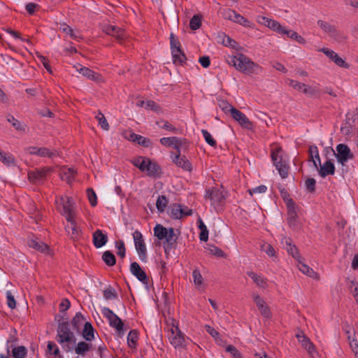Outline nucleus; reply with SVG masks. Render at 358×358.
Instances as JSON below:
<instances>
[{"instance_id": "1", "label": "nucleus", "mask_w": 358, "mask_h": 358, "mask_svg": "<svg viewBox=\"0 0 358 358\" xmlns=\"http://www.w3.org/2000/svg\"><path fill=\"white\" fill-rule=\"evenodd\" d=\"M227 62L237 71L246 75L258 74L262 70V68L258 64L242 53L228 56Z\"/></svg>"}, {"instance_id": "2", "label": "nucleus", "mask_w": 358, "mask_h": 358, "mask_svg": "<svg viewBox=\"0 0 358 358\" xmlns=\"http://www.w3.org/2000/svg\"><path fill=\"white\" fill-rule=\"evenodd\" d=\"M57 341L65 352H69L73 350V345L76 343V339L67 322H62L59 324Z\"/></svg>"}, {"instance_id": "3", "label": "nucleus", "mask_w": 358, "mask_h": 358, "mask_svg": "<svg viewBox=\"0 0 358 358\" xmlns=\"http://www.w3.org/2000/svg\"><path fill=\"white\" fill-rule=\"evenodd\" d=\"M56 209L66 220L76 217L74 203L71 198L66 196H57L55 199Z\"/></svg>"}, {"instance_id": "4", "label": "nucleus", "mask_w": 358, "mask_h": 358, "mask_svg": "<svg viewBox=\"0 0 358 358\" xmlns=\"http://www.w3.org/2000/svg\"><path fill=\"white\" fill-rule=\"evenodd\" d=\"M271 159L282 178H286L288 176L289 166L287 160L283 157V151L280 147L271 151Z\"/></svg>"}, {"instance_id": "5", "label": "nucleus", "mask_w": 358, "mask_h": 358, "mask_svg": "<svg viewBox=\"0 0 358 358\" xmlns=\"http://www.w3.org/2000/svg\"><path fill=\"white\" fill-rule=\"evenodd\" d=\"M103 315L108 320L109 324L114 328L120 336L124 334L127 329L122 320L108 308H103L101 310Z\"/></svg>"}, {"instance_id": "6", "label": "nucleus", "mask_w": 358, "mask_h": 358, "mask_svg": "<svg viewBox=\"0 0 358 358\" xmlns=\"http://www.w3.org/2000/svg\"><path fill=\"white\" fill-rule=\"evenodd\" d=\"M334 154L338 163L342 166H346L347 163L355 158L354 153L348 145L344 143H340L336 145V150H333Z\"/></svg>"}, {"instance_id": "7", "label": "nucleus", "mask_w": 358, "mask_h": 358, "mask_svg": "<svg viewBox=\"0 0 358 358\" xmlns=\"http://www.w3.org/2000/svg\"><path fill=\"white\" fill-rule=\"evenodd\" d=\"M154 234L159 240H165L164 244L172 245L176 242V235L173 228H166L157 224L154 227Z\"/></svg>"}, {"instance_id": "8", "label": "nucleus", "mask_w": 358, "mask_h": 358, "mask_svg": "<svg viewBox=\"0 0 358 358\" xmlns=\"http://www.w3.org/2000/svg\"><path fill=\"white\" fill-rule=\"evenodd\" d=\"M169 331L171 334L169 339L171 344L175 348H185L186 345V338L178 327L173 324L169 329Z\"/></svg>"}, {"instance_id": "9", "label": "nucleus", "mask_w": 358, "mask_h": 358, "mask_svg": "<svg viewBox=\"0 0 358 358\" xmlns=\"http://www.w3.org/2000/svg\"><path fill=\"white\" fill-rule=\"evenodd\" d=\"M286 206L287 208V222L289 227L294 230H299L301 229V224L298 220L297 213L296 210V206L292 199L286 201Z\"/></svg>"}, {"instance_id": "10", "label": "nucleus", "mask_w": 358, "mask_h": 358, "mask_svg": "<svg viewBox=\"0 0 358 358\" xmlns=\"http://www.w3.org/2000/svg\"><path fill=\"white\" fill-rule=\"evenodd\" d=\"M132 235L134 238L135 248L136 250L139 259L142 262H146L147 249L142 234L139 231L136 230L133 233Z\"/></svg>"}, {"instance_id": "11", "label": "nucleus", "mask_w": 358, "mask_h": 358, "mask_svg": "<svg viewBox=\"0 0 358 358\" xmlns=\"http://www.w3.org/2000/svg\"><path fill=\"white\" fill-rule=\"evenodd\" d=\"M257 21L258 23L267 27L270 29L275 31L280 34H282V32H285V27L282 26L278 22L275 20L264 17V16H258L257 18Z\"/></svg>"}, {"instance_id": "12", "label": "nucleus", "mask_w": 358, "mask_h": 358, "mask_svg": "<svg viewBox=\"0 0 358 358\" xmlns=\"http://www.w3.org/2000/svg\"><path fill=\"white\" fill-rule=\"evenodd\" d=\"M252 298L261 315L266 318H270L271 316V312L264 299L261 297L257 292H253L252 294Z\"/></svg>"}, {"instance_id": "13", "label": "nucleus", "mask_w": 358, "mask_h": 358, "mask_svg": "<svg viewBox=\"0 0 358 358\" xmlns=\"http://www.w3.org/2000/svg\"><path fill=\"white\" fill-rule=\"evenodd\" d=\"M103 31L108 35H110L114 37L117 41H118L120 43L123 42L124 38H126V33L125 31L115 25L107 24L103 27Z\"/></svg>"}, {"instance_id": "14", "label": "nucleus", "mask_w": 358, "mask_h": 358, "mask_svg": "<svg viewBox=\"0 0 358 358\" xmlns=\"http://www.w3.org/2000/svg\"><path fill=\"white\" fill-rule=\"evenodd\" d=\"M298 341L301 344V346L307 350L308 353L311 357H314L317 354L315 345L310 341L309 338L306 336L303 332L301 331L296 335Z\"/></svg>"}, {"instance_id": "15", "label": "nucleus", "mask_w": 358, "mask_h": 358, "mask_svg": "<svg viewBox=\"0 0 358 358\" xmlns=\"http://www.w3.org/2000/svg\"><path fill=\"white\" fill-rule=\"evenodd\" d=\"M318 51L323 52L327 57H329L333 62H334L337 66L340 67H343L345 69L349 68V64H347L343 59H342L339 55L334 52V50L327 48H322L318 50Z\"/></svg>"}, {"instance_id": "16", "label": "nucleus", "mask_w": 358, "mask_h": 358, "mask_svg": "<svg viewBox=\"0 0 358 358\" xmlns=\"http://www.w3.org/2000/svg\"><path fill=\"white\" fill-rule=\"evenodd\" d=\"M230 113L232 117L237 121L242 127L248 129H251L252 127V122L246 117V115L235 108H230Z\"/></svg>"}, {"instance_id": "17", "label": "nucleus", "mask_w": 358, "mask_h": 358, "mask_svg": "<svg viewBox=\"0 0 358 358\" xmlns=\"http://www.w3.org/2000/svg\"><path fill=\"white\" fill-rule=\"evenodd\" d=\"M51 171L49 167H44L39 169H36L34 171L28 173L29 180L31 182L36 183L44 180L48 173Z\"/></svg>"}, {"instance_id": "18", "label": "nucleus", "mask_w": 358, "mask_h": 358, "mask_svg": "<svg viewBox=\"0 0 358 358\" xmlns=\"http://www.w3.org/2000/svg\"><path fill=\"white\" fill-rule=\"evenodd\" d=\"M75 68L76 69V71L78 73L82 74L84 77L87 78V79L98 83L103 81L102 77L99 73L93 71L87 67L83 66L80 64H78V66H76Z\"/></svg>"}, {"instance_id": "19", "label": "nucleus", "mask_w": 358, "mask_h": 358, "mask_svg": "<svg viewBox=\"0 0 358 358\" xmlns=\"http://www.w3.org/2000/svg\"><path fill=\"white\" fill-rule=\"evenodd\" d=\"M205 196L211 201L213 205L222 203L224 199L222 191L217 188L207 190Z\"/></svg>"}, {"instance_id": "20", "label": "nucleus", "mask_w": 358, "mask_h": 358, "mask_svg": "<svg viewBox=\"0 0 358 358\" xmlns=\"http://www.w3.org/2000/svg\"><path fill=\"white\" fill-rule=\"evenodd\" d=\"M130 271L141 282L143 283L148 282V276L145 272L141 268L137 262H134L131 264Z\"/></svg>"}, {"instance_id": "21", "label": "nucleus", "mask_w": 358, "mask_h": 358, "mask_svg": "<svg viewBox=\"0 0 358 358\" xmlns=\"http://www.w3.org/2000/svg\"><path fill=\"white\" fill-rule=\"evenodd\" d=\"M75 218L72 217L71 220H67L70 224L65 227L66 231L73 240L78 239L80 234V230L77 226Z\"/></svg>"}, {"instance_id": "22", "label": "nucleus", "mask_w": 358, "mask_h": 358, "mask_svg": "<svg viewBox=\"0 0 358 358\" xmlns=\"http://www.w3.org/2000/svg\"><path fill=\"white\" fill-rule=\"evenodd\" d=\"M318 172L322 178H325L329 175H334L335 173V166L331 160L326 161L322 165L320 164Z\"/></svg>"}, {"instance_id": "23", "label": "nucleus", "mask_w": 358, "mask_h": 358, "mask_svg": "<svg viewBox=\"0 0 358 358\" xmlns=\"http://www.w3.org/2000/svg\"><path fill=\"white\" fill-rule=\"evenodd\" d=\"M76 171L73 168L62 166L59 170L60 178L68 183H71L75 178Z\"/></svg>"}, {"instance_id": "24", "label": "nucleus", "mask_w": 358, "mask_h": 358, "mask_svg": "<svg viewBox=\"0 0 358 358\" xmlns=\"http://www.w3.org/2000/svg\"><path fill=\"white\" fill-rule=\"evenodd\" d=\"M180 152V150L177 151V154L174 157H173V162L185 171H190L192 170V165L190 162L185 156L181 157Z\"/></svg>"}, {"instance_id": "25", "label": "nucleus", "mask_w": 358, "mask_h": 358, "mask_svg": "<svg viewBox=\"0 0 358 358\" xmlns=\"http://www.w3.org/2000/svg\"><path fill=\"white\" fill-rule=\"evenodd\" d=\"M247 275L253 280L258 287L266 289L268 287L267 279L264 278L261 274L250 271L247 272Z\"/></svg>"}, {"instance_id": "26", "label": "nucleus", "mask_w": 358, "mask_h": 358, "mask_svg": "<svg viewBox=\"0 0 358 358\" xmlns=\"http://www.w3.org/2000/svg\"><path fill=\"white\" fill-rule=\"evenodd\" d=\"M92 349V345L85 341H80L74 348L75 352L79 356L84 357Z\"/></svg>"}, {"instance_id": "27", "label": "nucleus", "mask_w": 358, "mask_h": 358, "mask_svg": "<svg viewBox=\"0 0 358 358\" xmlns=\"http://www.w3.org/2000/svg\"><path fill=\"white\" fill-rule=\"evenodd\" d=\"M108 241V236L103 234L100 229L96 230L93 234V243L96 248H101Z\"/></svg>"}, {"instance_id": "28", "label": "nucleus", "mask_w": 358, "mask_h": 358, "mask_svg": "<svg viewBox=\"0 0 358 358\" xmlns=\"http://www.w3.org/2000/svg\"><path fill=\"white\" fill-rule=\"evenodd\" d=\"M160 143L164 146H173L178 150H180L182 146V141L178 137H164L160 139Z\"/></svg>"}, {"instance_id": "29", "label": "nucleus", "mask_w": 358, "mask_h": 358, "mask_svg": "<svg viewBox=\"0 0 358 358\" xmlns=\"http://www.w3.org/2000/svg\"><path fill=\"white\" fill-rule=\"evenodd\" d=\"M47 357L48 358H62L63 356L60 353V350L57 345L52 341H49L47 345Z\"/></svg>"}, {"instance_id": "30", "label": "nucleus", "mask_w": 358, "mask_h": 358, "mask_svg": "<svg viewBox=\"0 0 358 358\" xmlns=\"http://www.w3.org/2000/svg\"><path fill=\"white\" fill-rule=\"evenodd\" d=\"M192 214V210H187V212H184L183 208L180 205L174 204L171 208V215L174 219H180L183 215H191Z\"/></svg>"}, {"instance_id": "31", "label": "nucleus", "mask_w": 358, "mask_h": 358, "mask_svg": "<svg viewBox=\"0 0 358 358\" xmlns=\"http://www.w3.org/2000/svg\"><path fill=\"white\" fill-rule=\"evenodd\" d=\"M308 152L315 168L318 169V164H320L321 161L317 147L315 145H310Z\"/></svg>"}, {"instance_id": "32", "label": "nucleus", "mask_w": 358, "mask_h": 358, "mask_svg": "<svg viewBox=\"0 0 358 358\" xmlns=\"http://www.w3.org/2000/svg\"><path fill=\"white\" fill-rule=\"evenodd\" d=\"M86 322L85 317L80 313H77L71 321L73 329L78 332L81 331L83 327Z\"/></svg>"}, {"instance_id": "33", "label": "nucleus", "mask_w": 358, "mask_h": 358, "mask_svg": "<svg viewBox=\"0 0 358 358\" xmlns=\"http://www.w3.org/2000/svg\"><path fill=\"white\" fill-rule=\"evenodd\" d=\"M82 336L87 341H92L94 338V329L90 322L85 323L83 327Z\"/></svg>"}, {"instance_id": "34", "label": "nucleus", "mask_w": 358, "mask_h": 358, "mask_svg": "<svg viewBox=\"0 0 358 358\" xmlns=\"http://www.w3.org/2000/svg\"><path fill=\"white\" fill-rule=\"evenodd\" d=\"M28 245L30 248H32L35 249L37 251L41 252H45L46 251H48L49 248L48 246L45 244L43 242L40 241L37 239H29L28 241Z\"/></svg>"}, {"instance_id": "35", "label": "nucleus", "mask_w": 358, "mask_h": 358, "mask_svg": "<svg viewBox=\"0 0 358 358\" xmlns=\"http://www.w3.org/2000/svg\"><path fill=\"white\" fill-rule=\"evenodd\" d=\"M217 38L219 42L222 43L224 45L230 48H235L237 45L236 42L231 38L229 36H227L224 33H221L218 35Z\"/></svg>"}, {"instance_id": "36", "label": "nucleus", "mask_w": 358, "mask_h": 358, "mask_svg": "<svg viewBox=\"0 0 358 358\" xmlns=\"http://www.w3.org/2000/svg\"><path fill=\"white\" fill-rule=\"evenodd\" d=\"M299 269L304 274L313 278H318L317 273L314 271L313 268L309 267L308 265L299 262L298 265Z\"/></svg>"}, {"instance_id": "37", "label": "nucleus", "mask_w": 358, "mask_h": 358, "mask_svg": "<svg viewBox=\"0 0 358 358\" xmlns=\"http://www.w3.org/2000/svg\"><path fill=\"white\" fill-rule=\"evenodd\" d=\"M329 37L338 43H344L347 40V36L336 29L332 31Z\"/></svg>"}, {"instance_id": "38", "label": "nucleus", "mask_w": 358, "mask_h": 358, "mask_svg": "<svg viewBox=\"0 0 358 358\" xmlns=\"http://www.w3.org/2000/svg\"><path fill=\"white\" fill-rule=\"evenodd\" d=\"M102 259L108 266H113L116 263L115 255L109 250H107L103 253Z\"/></svg>"}, {"instance_id": "39", "label": "nucleus", "mask_w": 358, "mask_h": 358, "mask_svg": "<svg viewBox=\"0 0 358 358\" xmlns=\"http://www.w3.org/2000/svg\"><path fill=\"white\" fill-rule=\"evenodd\" d=\"M198 227L201 230L199 238L201 241H207L208 238V230L201 218L198 220Z\"/></svg>"}, {"instance_id": "40", "label": "nucleus", "mask_w": 358, "mask_h": 358, "mask_svg": "<svg viewBox=\"0 0 358 358\" xmlns=\"http://www.w3.org/2000/svg\"><path fill=\"white\" fill-rule=\"evenodd\" d=\"M173 61L175 64L182 65L185 62L186 57L182 50H178V52H171Z\"/></svg>"}, {"instance_id": "41", "label": "nucleus", "mask_w": 358, "mask_h": 358, "mask_svg": "<svg viewBox=\"0 0 358 358\" xmlns=\"http://www.w3.org/2000/svg\"><path fill=\"white\" fill-rule=\"evenodd\" d=\"M57 155L56 151L51 150L48 148L39 147L38 150L37 156L41 157H53Z\"/></svg>"}, {"instance_id": "42", "label": "nucleus", "mask_w": 358, "mask_h": 358, "mask_svg": "<svg viewBox=\"0 0 358 358\" xmlns=\"http://www.w3.org/2000/svg\"><path fill=\"white\" fill-rule=\"evenodd\" d=\"M282 34H286L289 38L295 40L300 44L306 43V40L294 31L287 30L285 28V32H282Z\"/></svg>"}, {"instance_id": "43", "label": "nucleus", "mask_w": 358, "mask_h": 358, "mask_svg": "<svg viewBox=\"0 0 358 358\" xmlns=\"http://www.w3.org/2000/svg\"><path fill=\"white\" fill-rule=\"evenodd\" d=\"M0 160L6 166L15 164L14 157L10 154L6 153L2 151H0Z\"/></svg>"}, {"instance_id": "44", "label": "nucleus", "mask_w": 358, "mask_h": 358, "mask_svg": "<svg viewBox=\"0 0 358 358\" xmlns=\"http://www.w3.org/2000/svg\"><path fill=\"white\" fill-rule=\"evenodd\" d=\"M287 245V252L291 255L294 258L298 259L300 257L298 249L294 245L291 243V239L287 238L285 241Z\"/></svg>"}, {"instance_id": "45", "label": "nucleus", "mask_w": 358, "mask_h": 358, "mask_svg": "<svg viewBox=\"0 0 358 358\" xmlns=\"http://www.w3.org/2000/svg\"><path fill=\"white\" fill-rule=\"evenodd\" d=\"M317 25L329 36L332 31L336 29L334 25H331L327 22L323 20H318Z\"/></svg>"}, {"instance_id": "46", "label": "nucleus", "mask_w": 358, "mask_h": 358, "mask_svg": "<svg viewBox=\"0 0 358 358\" xmlns=\"http://www.w3.org/2000/svg\"><path fill=\"white\" fill-rule=\"evenodd\" d=\"M206 331L212 336L214 338L215 341L220 344L222 341L220 335L217 331H216L213 327L211 326L206 324L204 327Z\"/></svg>"}, {"instance_id": "47", "label": "nucleus", "mask_w": 358, "mask_h": 358, "mask_svg": "<svg viewBox=\"0 0 358 358\" xmlns=\"http://www.w3.org/2000/svg\"><path fill=\"white\" fill-rule=\"evenodd\" d=\"M168 204V200L164 195L159 196L156 201V207L157 210L162 213L164 211Z\"/></svg>"}, {"instance_id": "48", "label": "nucleus", "mask_w": 358, "mask_h": 358, "mask_svg": "<svg viewBox=\"0 0 358 358\" xmlns=\"http://www.w3.org/2000/svg\"><path fill=\"white\" fill-rule=\"evenodd\" d=\"M148 167L145 170V171L147 172V174L149 176H156L159 174V167L158 166L157 164H156L155 163H152V162H148Z\"/></svg>"}, {"instance_id": "49", "label": "nucleus", "mask_w": 358, "mask_h": 358, "mask_svg": "<svg viewBox=\"0 0 358 358\" xmlns=\"http://www.w3.org/2000/svg\"><path fill=\"white\" fill-rule=\"evenodd\" d=\"M192 277L194 285L198 288H201L203 285V277L198 269H194L192 272Z\"/></svg>"}, {"instance_id": "50", "label": "nucleus", "mask_w": 358, "mask_h": 358, "mask_svg": "<svg viewBox=\"0 0 358 358\" xmlns=\"http://www.w3.org/2000/svg\"><path fill=\"white\" fill-rule=\"evenodd\" d=\"M138 341V334L135 330L131 331L127 336V343L131 348H135Z\"/></svg>"}, {"instance_id": "51", "label": "nucleus", "mask_w": 358, "mask_h": 358, "mask_svg": "<svg viewBox=\"0 0 358 358\" xmlns=\"http://www.w3.org/2000/svg\"><path fill=\"white\" fill-rule=\"evenodd\" d=\"M96 119L97 120L99 124L103 130L108 131L109 129V124L104 115L101 112L99 111L98 114L96 115Z\"/></svg>"}, {"instance_id": "52", "label": "nucleus", "mask_w": 358, "mask_h": 358, "mask_svg": "<svg viewBox=\"0 0 358 358\" xmlns=\"http://www.w3.org/2000/svg\"><path fill=\"white\" fill-rule=\"evenodd\" d=\"M201 25V16L199 15H194L189 22V27L192 30H196Z\"/></svg>"}, {"instance_id": "53", "label": "nucleus", "mask_w": 358, "mask_h": 358, "mask_svg": "<svg viewBox=\"0 0 358 358\" xmlns=\"http://www.w3.org/2000/svg\"><path fill=\"white\" fill-rule=\"evenodd\" d=\"M348 339L350 342V346L353 352L355 358H358V341L355 336H348Z\"/></svg>"}, {"instance_id": "54", "label": "nucleus", "mask_w": 358, "mask_h": 358, "mask_svg": "<svg viewBox=\"0 0 358 358\" xmlns=\"http://www.w3.org/2000/svg\"><path fill=\"white\" fill-rule=\"evenodd\" d=\"M12 354L14 358H24L27 350L24 346H19L13 349Z\"/></svg>"}, {"instance_id": "55", "label": "nucleus", "mask_w": 358, "mask_h": 358, "mask_svg": "<svg viewBox=\"0 0 358 358\" xmlns=\"http://www.w3.org/2000/svg\"><path fill=\"white\" fill-rule=\"evenodd\" d=\"M234 22L246 27H252V23L248 20L238 13L236 14V16L234 18Z\"/></svg>"}, {"instance_id": "56", "label": "nucleus", "mask_w": 358, "mask_h": 358, "mask_svg": "<svg viewBox=\"0 0 358 358\" xmlns=\"http://www.w3.org/2000/svg\"><path fill=\"white\" fill-rule=\"evenodd\" d=\"M171 39V52H178V50H181L180 48V41L176 38L175 35L171 33L170 36Z\"/></svg>"}, {"instance_id": "57", "label": "nucleus", "mask_w": 358, "mask_h": 358, "mask_svg": "<svg viewBox=\"0 0 358 358\" xmlns=\"http://www.w3.org/2000/svg\"><path fill=\"white\" fill-rule=\"evenodd\" d=\"M115 247L117 249V255L121 258H124L126 255V248L123 241H118L115 242Z\"/></svg>"}, {"instance_id": "58", "label": "nucleus", "mask_w": 358, "mask_h": 358, "mask_svg": "<svg viewBox=\"0 0 358 358\" xmlns=\"http://www.w3.org/2000/svg\"><path fill=\"white\" fill-rule=\"evenodd\" d=\"M261 250L266 252L269 257H275V251L273 246L267 243H264L261 245Z\"/></svg>"}, {"instance_id": "59", "label": "nucleus", "mask_w": 358, "mask_h": 358, "mask_svg": "<svg viewBox=\"0 0 358 358\" xmlns=\"http://www.w3.org/2000/svg\"><path fill=\"white\" fill-rule=\"evenodd\" d=\"M201 133L203 134V136L206 141V142L209 144L210 145L214 147L217 145L216 141L213 138L211 134L205 129L201 130Z\"/></svg>"}, {"instance_id": "60", "label": "nucleus", "mask_w": 358, "mask_h": 358, "mask_svg": "<svg viewBox=\"0 0 358 358\" xmlns=\"http://www.w3.org/2000/svg\"><path fill=\"white\" fill-rule=\"evenodd\" d=\"M157 124L159 127L163 128L167 131L176 132L177 130L175 127H173L172 124H171L169 122H167L166 120H162L160 121H157Z\"/></svg>"}, {"instance_id": "61", "label": "nucleus", "mask_w": 358, "mask_h": 358, "mask_svg": "<svg viewBox=\"0 0 358 358\" xmlns=\"http://www.w3.org/2000/svg\"><path fill=\"white\" fill-rule=\"evenodd\" d=\"M206 249L209 251V252L216 257H224V252L220 249L219 248L215 246V245H208Z\"/></svg>"}, {"instance_id": "62", "label": "nucleus", "mask_w": 358, "mask_h": 358, "mask_svg": "<svg viewBox=\"0 0 358 358\" xmlns=\"http://www.w3.org/2000/svg\"><path fill=\"white\" fill-rule=\"evenodd\" d=\"M145 108L155 111L157 113L161 112V108L155 101L148 100L145 101Z\"/></svg>"}, {"instance_id": "63", "label": "nucleus", "mask_w": 358, "mask_h": 358, "mask_svg": "<svg viewBox=\"0 0 358 358\" xmlns=\"http://www.w3.org/2000/svg\"><path fill=\"white\" fill-rule=\"evenodd\" d=\"M6 299L8 306L11 309H14L16 307V301L10 291L6 292Z\"/></svg>"}, {"instance_id": "64", "label": "nucleus", "mask_w": 358, "mask_h": 358, "mask_svg": "<svg viewBox=\"0 0 358 358\" xmlns=\"http://www.w3.org/2000/svg\"><path fill=\"white\" fill-rule=\"evenodd\" d=\"M350 289L352 294L353 295L356 302L358 304V283L355 281H351Z\"/></svg>"}]
</instances>
